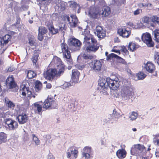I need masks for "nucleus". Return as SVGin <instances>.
<instances>
[{"label": "nucleus", "mask_w": 159, "mask_h": 159, "mask_svg": "<svg viewBox=\"0 0 159 159\" xmlns=\"http://www.w3.org/2000/svg\"><path fill=\"white\" fill-rule=\"evenodd\" d=\"M81 44L82 43L79 40L74 38L70 39L69 46L65 41L61 43L60 46L63 58L70 59L71 58L70 50L76 51L79 50Z\"/></svg>", "instance_id": "nucleus-1"}, {"label": "nucleus", "mask_w": 159, "mask_h": 159, "mask_svg": "<svg viewBox=\"0 0 159 159\" xmlns=\"http://www.w3.org/2000/svg\"><path fill=\"white\" fill-rule=\"evenodd\" d=\"M84 50L88 52H96L99 49V44L94 36L90 34L85 36L84 39Z\"/></svg>", "instance_id": "nucleus-2"}, {"label": "nucleus", "mask_w": 159, "mask_h": 159, "mask_svg": "<svg viewBox=\"0 0 159 159\" xmlns=\"http://www.w3.org/2000/svg\"><path fill=\"white\" fill-rule=\"evenodd\" d=\"M52 63H50L43 73V77L45 79L52 81L57 76V69L52 67Z\"/></svg>", "instance_id": "nucleus-3"}, {"label": "nucleus", "mask_w": 159, "mask_h": 159, "mask_svg": "<svg viewBox=\"0 0 159 159\" xmlns=\"http://www.w3.org/2000/svg\"><path fill=\"white\" fill-rule=\"evenodd\" d=\"M54 61L56 64L57 76L60 77L63 75L66 69L65 65L63 63L61 59L57 57L54 59Z\"/></svg>", "instance_id": "nucleus-4"}, {"label": "nucleus", "mask_w": 159, "mask_h": 159, "mask_svg": "<svg viewBox=\"0 0 159 159\" xmlns=\"http://www.w3.org/2000/svg\"><path fill=\"white\" fill-rule=\"evenodd\" d=\"M106 80L108 87H109L110 89L115 90L119 87L120 82L119 81L118 78H115L113 80L110 78H107Z\"/></svg>", "instance_id": "nucleus-5"}, {"label": "nucleus", "mask_w": 159, "mask_h": 159, "mask_svg": "<svg viewBox=\"0 0 159 159\" xmlns=\"http://www.w3.org/2000/svg\"><path fill=\"white\" fill-rule=\"evenodd\" d=\"M142 39L143 42L148 47H152L154 46V43L152 40L151 35L149 33H146L143 34Z\"/></svg>", "instance_id": "nucleus-6"}, {"label": "nucleus", "mask_w": 159, "mask_h": 159, "mask_svg": "<svg viewBox=\"0 0 159 159\" xmlns=\"http://www.w3.org/2000/svg\"><path fill=\"white\" fill-rule=\"evenodd\" d=\"M5 126L9 130H14L17 128L18 126L17 122L10 118L5 120Z\"/></svg>", "instance_id": "nucleus-7"}, {"label": "nucleus", "mask_w": 159, "mask_h": 159, "mask_svg": "<svg viewBox=\"0 0 159 159\" xmlns=\"http://www.w3.org/2000/svg\"><path fill=\"white\" fill-rule=\"evenodd\" d=\"M57 105L55 100H45L43 104V108L45 110H49L56 108Z\"/></svg>", "instance_id": "nucleus-8"}, {"label": "nucleus", "mask_w": 159, "mask_h": 159, "mask_svg": "<svg viewBox=\"0 0 159 159\" xmlns=\"http://www.w3.org/2000/svg\"><path fill=\"white\" fill-rule=\"evenodd\" d=\"M121 94L124 97H129L134 93L133 89L130 86H126L123 87L121 90Z\"/></svg>", "instance_id": "nucleus-9"}, {"label": "nucleus", "mask_w": 159, "mask_h": 159, "mask_svg": "<svg viewBox=\"0 0 159 159\" xmlns=\"http://www.w3.org/2000/svg\"><path fill=\"white\" fill-rule=\"evenodd\" d=\"M78 151L74 147L70 148L67 151V157L70 159H75L78 156Z\"/></svg>", "instance_id": "nucleus-10"}, {"label": "nucleus", "mask_w": 159, "mask_h": 159, "mask_svg": "<svg viewBox=\"0 0 159 159\" xmlns=\"http://www.w3.org/2000/svg\"><path fill=\"white\" fill-rule=\"evenodd\" d=\"M89 14L91 18L94 19H97L100 14V11L97 8L94 7H91L89 11Z\"/></svg>", "instance_id": "nucleus-11"}, {"label": "nucleus", "mask_w": 159, "mask_h": 159, "mask_svg": "<svg viewBox=\"0 0 159 159\" xmlns=\"http://www.w3.org/2000/svg\"><path fill=\"white\" fill-rule=\"evenodd\" d=\"M128 28H121L118 29L117 33L119 34L124 38L129 37L131 33V31Z\"/></svg>", "instance_id": "nucleus-12"}, {"label": "nucleus", "mask_w": 159, "mask_h": 159, "mask_svg": "<svg viewBox=\"0 0 159 159\" xmlns=\"http://www.w3.org/2000/svg\"><path fill=\"white\" fill-rule=\"evenodd\" d=\"M95 33L99 38L103 39L106 36V31L100 26L98 25L96 26Z\"/></svg>", "instance_id": "nucleus-13"}, {"label": "nucleus", "mask_w": 159, "mask_h": 159, "mask_svg": "<svg viewBox=\"0 0 159 159\" xmlns=\"http://www.w3.org/2000/svg\"><path fill=\"white\" fill-rule=\"evenodd\" d=\"M6 83L7 85L10 89L15 88L17 85L13 75L7 77L6 80Z\"/></svg>", "instance_id": "nucleus-14"}, {"label": "nucleus", "mask_w": 159, "mask_h": 159, "mask_svg": "<svg viewBox=\"0 0 159 159\" xmlns=\"http://www.w3.org/2000/svg\"><path fill=\"white\" fill-rule=\"evenodd\" d=\"M28 119L27 116L24 113L19 115L16 117V120H18L20 124H23L26 123Z\"/></svg>", "instance_id": "nucleus-15"}, {"label": "nucleus", "mask_w": 159, "mask_h": 159, "mask_svg": "<svg viewBox=\"0 0 159 159\" xmlns=\"http://www.w3.org/2000/svg\"><path fill=\"white\" fill-rule=\"evenodd\" d=\"M80 75V73L77 69H73L72 70L71 79L74 83L78 82Z\"/></svg>", "instance_id": "nucleus-16"}, {"label": "nucleus", "mask_w": 159, "mask_h": 159, "mask_svg": "<svg viewBox=\"0 0 159 159\" xmlns=\"http://www.w3.org/2000/svg\"><path fill=\"white\" fill-rule=\"evenodd\" d=\"M144 68L148 72L153 73L156 69L155 65L152 62L148 61L144 66Z\"/></svg>", "instance_id": "nucleus-17"}, {"label": "nucleus", "mask_w": 159, "mask_h": 159, "mask_svg": "<svg viewBox=\"0 0 159 159\" xmlns=\"http://www.w3.org/2000/svg\"><path fill=\"white\" fill-rule=\"evenodd\" d=\"M128 50L131 52L135 51L139 47V46L137 43L134 42H130L127 47Z\"/></svg>", "instance_id": "nucleus-18"}, {"label": "nucleus", "mask_w": 159, "mask_h": 159, "mask_svg": "<svg viewBox=\"0 0 159 159\" xmlns=\"http://www.w3.org/2000/svg\"><path fill=\"white\" fill-rule=\"evenodd\" d=\"M111 13L110 8L107 6H104L102 8V11L100 14L102 15V17L108 16Z\"/></svg>", "instance_id": "nucleus-19"}, {"label": "nucleus", "mask_w": 159, "mask_h": 159, "mask_svg": "<svg viewBox=\"0 0 159 159\" xmlns=\"http://www.w3.org/2000/svg\"><path fill=\"white\" fill-rule=\"evenodd\" d=\"M70 17L71 18V21L68 22L70 24V26L72 28H74L76 27L77 24L78 19L76 16L74 15H71Z\"/></svg>", "instance_id": "nucleus-20"}, {"label": "nucleus", "mask_w": 159, "mask_h": 159, "mask_svg": "<svg viewBox=\"0 0 159 159\" xmlns=\"http://www.w3.org/2000/svg\"><path fill=\"white\" fill-rule=\"evenodd\" d=\"M116 154L119 159H122L125 157L126 152L124 149H119L117 151Z\"/></svg>", "instance_id": "nucleus-21"}, {"label": "nucleus", "mask_w": 159, "mask_h": 159, "mask_svg": "<svg viewBox=\"0 0 159 159\" xmlns=\"http://www.w3.org/2000/svg\"><path fill=\"white\" fill-rule=\"evenodd\" d=\"M101 67V63L99 61L95 60L94 61L92 67L93 70L99 71L100 70Z\"/></svg>", "instance_id": "nucleus-22"}, {"label": "nucleus", "mask_w": 159, "mask_h": 159, "mask_svg": "<svg viewBox=\"0 0 159 159\" xmlns=\"http://www.w3.org/2000/svg\"><path fill=\"white\" fill-rule=\"evenodd\" d=\"M11 36L8 34H6L2 37H1V39L3 42V43L7 44L9 41H11Z\"/></svg>", "instance_id": "nucleus-23"}, {"label": "nucleus", "mask_w": 159, "mask_h": 159, "mask_svg": "<svg viewBox=\"0 0 159 159\" xmlns=\"http://www.w3.org/2000/svg\"><path fill=\"white\" fill-rule=\"evenodd\" d=\"M109 116L111 117V119L117 120L119 118L120 115V113L118 112L116 110L114 109L112 114L110 115Z\"/></svg>", "instance_id": "nucleus-24"}, {"label": "nucleus", "mask_w": 159, "mask_h": 159, "mask_svg": "<svg viewBox=\"0 0 159 159\" xmlns=\"http://www.w3.org/2000/svg\"><path fill=\"white\" fill-rule=\"evenodd\" d=\"M82 57L83 59L85 61H87V64H89L90 62H92V60L93 58V56L91 55H87L85 53H84L82 56Z\"/></svg>", "instance_id": "nucleus-25"}, {"label": "nucleus", "mask_w": 159, "mask_h": 159, "mask_svg": "<svg viewBox=\"0 0 159 159\" xmlns=\"http://www.w3.org/2000/svg\"><path fill=\"white\" fill-rule=\"evenodd\" d=\"M106 83H107V80H105V79H101L99 80L98 84L101 87L100 89H108L107 85L106 84Z\"/></svg>", "instance_id": "nucleus-26"}, {"label": "nucleus", "mask_w": 159, "mask_h": 159, "mask_svg": "<svg viewBox=\"0 0 159 159\" xmlns=\"http://www.w3.org/2000/svg\"><path fill=\"white\" fill-rule=\"evenodd\" d=\"M29 89V88L26 87L25 84H22L20 86V90L22 94L24 96H26V93Z\"/></svg>", "instance_id": "nucleus-27"}, {"label": "nucleus", "mask_w": 159, "mask_h": 159, "mask_svg": "<svg viewBox=\"0 0 159 159\" xmlns=\"http://www.w3.org/2000/svg\"><path fill=\"white\" fill-rule=\"evenodd\" d=\"M34 88L35 90L38 92L41 90L42 87V84L39 80H36L34 83Z\"/></svg>", "instance_id": "nucleus-28"}, {"label": "nucleus", "mask_w": 159, "mask_h": 159, "mask_svg": "<svg viewBox=\"0 0 159 159\" xmlns=\"http://www.w3.org/2000/svg\"><path fill=\"white\" fill-rule=\"evenodd\" d=\"M138 116V113L135 111H132L130 114L129 116V120L130 121H132L135 120L137 118Z\"/></svg>", "instance_id": "nucleus-29"}, {"label": "nucleus", "mask_w": 159, "mask_h": 159, "mask_svg": "<svg viewBox=\"0 0 159 159\" xmlns=\"http://www.w3.org/2000/svg\"><path fill=\"white\" fill-rule=\"evenodd\" d=\"M117 57V55L112 53L108 55V56L106 57V60L111 61H114V59H116Z\"/></svg>", "instance_id": "nucleus-30"}, {"label": "nucleus", "mask_w": 159, "mask_h": 159, "mask_svg": "<svg viewBox=\"0 0 159 159\" xmlns=\"http://www.w3.org/2000/svg\"><path fill=\"white\" fill-rule=\"evenodd\" d=\"M34 106L36 108L38 114L39 115H41L43 106L40 105L38 102L35 103L34 104Z\"/></svg>", "instance_id": "nucleus-31"}, {"label": "nucleus", "mask_w": 159, "mask_h": 159, "mask_svg": "<svg viewBox=\"0 0 159 159\" xmlns=\"http://www.w3.org/2000/svg\"><path fill=\"white\" fill-rule=\"evenodd\" d=\"M7 134L4 132L0 133V144L5 142L7 141Z\"/></svg>", "instance_id": "nucleus-32"}, {"label": "nucleus", "mask_w": 159, "mask_h": 159, "mask_svg": "<svg viewBox=\"0 0 159 159\" xmlns=\"http://www.w3.org/2000/svg\"><path fill=\"white\" fill-rule=\"evenodd\" d=\"M154 137L153 142L155 145L159 146V134L153 135Z\"/></svg>", "instance_id": "nucleus-33"}, {"label": "nucleus", "mask_w": 159, "mask_h": 159, "mask_svg": "<svg viewBox=\"0 0 159 159\" xmlns=\"http://www.w3.org/2000/svg\"><path fill=\"white\" fill-rule=\"evenodd\" d=\"M36 76L35 73L33 71L30 70L27 73V77L29 79L34 78Z\"/></svg>", "instance_id": "nucleus-34"}, {"label": "nucleus", "mask_w": 159, "mask_h": 159, "mask_svg": "<svg viewBox=\"0 0 159 159\" xmlns=\"http://www.w3.org/2000/svg\"><path fill=\"white\" fill-rule=\"evenodd\" d=\"M32 137L33 140L35 143L36 146H37L40 144V141L35 134H32Z\"/></svg>", "instance_id": "nucleus-35"}, {"label": "nucleus", "mask_w": 159, "mask_h": 159, "mask_svg": "<svg viewBox=\"0 0 159 159\" xmlns=\"http://www.w3.org/2000/svg\"><path fill=\"white\" fill-rule=\"evenodd\" d=\"M134 147L140 152V154L143 151L144 149L145 148V147L143 145H141L140 144L135 145L134 146Z\"/></svg>", "instance_id": "nucleus-36"}, {"label": "nucleus", "mask_w": 159, "mask_h": 159, "mask_svg": "<svg viewBox=\"0 0 159 159\" xmlns=\"http://www.w3.org/2000/svg\"><path fill=\"white\" fill-rule=\"evenodd\" d=\"M137 76L138 80H142L146 77V75L143 72L140 71L137 74Z\"/></svg>", "instance_id": "nucleus-37"}, {"label": "nucleus", "mask_w": 159, "mask_h": 159, "mask_svg": "<svg viewBox=\"0 0 159 159\" xmlns=\"http://www.w3.org/2000/svg\"><path fill=\"white\" fill-rule=\"evenodd\" d=\"M154 39L157 42L159 43V30H156L153 32Z\"/></svg>", "instance_id": "nucleus-38"}, {"label": "nucleus", "mask_w": 159, "mask_h": 159, "mask_svg": "<svg viewBox=\"0 0 159 159\" xmlns=\"http://www.w3.org/2000/svg\"><path fill=\"white\" fill-rule=\"evenodd\" d=\"M151 20L153 23L157 24L159 25V17L156 16H153L151 18Z\"/></svg>", "instance_id": "nucleus-39"}, {"label": "nucleus", "mask_w": 159, "mask_h": 159, "mask_svg": "<svg viewBox=\"0 0 159 159\" xmlns=\"http://www.w3.org/2000/svg\"><path fill=\"white\" fill-rule=\"evenodd\" d=\"M130 151L131 154L133 155H140V152L134 147V148H132Z\"/></svg>", "instance_id": "nucleus-40"}, {"label": "nucleus", "mask_w": 159, "mask_h": 159, "mask_svg": "<svg viewBox=\"0 0 159 159\" xmlns=\"http://www.w3.org/2000/svg\"><path fill=\"white\" fill-rule=\"evenodd\" d=\"M49 30L50 32L53 34H56L59 32V30L58 29L55 28L53 25L51 28L49 29Z\"/></svg>", "instance_id": "nucleus-41"}, {"label": "nucleus", "mask_w": 159, "mask_h": 159, "mask_svg": "<svg viewBox=\"0 0 159 159\" xmlns=\"http://www.w3.org/2000/svg\"><path fill=\"white\" fill-rule=\"evenodd\" d=\"M5 100V102L6 103V105L8 106V107L12 108L15 107V105L10 100Z\"/></svg>", "instance_id": "nucleus-42"}, {"label": "nucleus", "mask_w": 159, "mask_h": 159, "mask_svg": "<svg viewBox=\"0 0 159 159\" xmlns=\"http://www.w3.org/2000/svg\"><path fill=\"white\" fill-rule=\"evenodd\" d=\"M39 33L44 34L47 32L48 30L44 27L41 26L39 28Z\"/></svg>", "instance_id": "nucleus-43"}, {"label": "nucleus", "mask_w": 159, "mask_h": 159, "mask_svg": "<svg viewBox=\"0 0 159 159\" xmlns=\"http://www.w3.org/2000/svg\"><path fill=\"white\" fill-rule=\"evenodd\" d=\"M116 59L117 60V61L119 63H121L125 65H126L127 63L124 59L117 55Z\"/></svg>", "instance_id": "nucleus-44"}, {"label": "nucleus", "mask_w": 159, "mask_h": 159, "mask_svg": "<svg viewBox=\"0 0 159 159\" xmlns=\"http://www.w3.org/2000/svg\"><path fill=\"white\" fill-rule=\"evenodd\" d=\"M38 57H37L33 56L31 58V60L34 65L38 67V64L37 63L38 60Z\"/></svg>", "instance_id": "nucleus-45"}, {"label": "nucleus", "mask_w": 159, "mask_h": 159, "mask_svg": "<svg viewBox=\"0 0 159 159\" xmlns=\"http://www.w3.org/2000/svg\"><path fill=\"white\" fill-rule=\"evenodd\" d=\"M45 24L48 27V30L53 25L52 22L51 20L46 21L45 22Z\"/></svg>", "instance_id": "nucleus-46"}, {"label": "nucleus", "mask_w": 159, "mask_h": 159, "mask_svg": "<svg viewBox=\"0 0 159 159\" xmlns=\"http://www.w3.org/2000/svg\"><path fill=\"white\" fill-rule=\"evenodd\" d=\"M27 95V97L28 98L30 99L32 98H35V96L34 94H32L31 91L29 90L27 91V92L26 93V95Z\"/></svg>", "instance_id": "nucleus-47"}, {"label": "nucleus", "mask_w": 159, "mask_h": 159, "mask_svg": "<svg viewBox=\"0 0 159 159\" xmlns=\"http://www.w3.org/2000/svg\"><path fill=\"white\" fill-rule=\"evenodd\" d=\"M91 148L90 147L86 146L83 149V152L90 153L91 151Z\"/></svg>", "instance_id": "nucleus-48"}, {"label": "nucleus", "mask_w": 159, "mask_h": 159, "mask_svg": "<svg viewBox=\"0 0 159 159\" xmlns=\"http://www.w3.org/2000/svg\"><path fill=\"white\" fill-rule=\"evenodd\" d=\"M150 20V19L149 17L147 16H144L142 18V21L143 23L148 24Z\"/></svg>", "instance_id": "nucleus-49"}, {"label": "nucleus", "mask_w": 159, "mask_h": 159, "mask_svg": "<svg viewBox=\"0 0 159 159\" xmlns=\"http://www.w3.org/2000/svg\"><path fill=\"white\" fill-rule=\"evenodd\" d=\"M40 51L41 50H39V49L35 50L34 51V55L33 56L37 57H39V55L40 54Z\"/></svg>", "instance_id": "nucleus-50"}, {"label": "nucleus", "mask_w": 159, "mask_h": 159, "mask_svg": "<svg viewBox=\"0 0 159 159\" xmlns=\"http://www.w3.org/2000/svg\"><path fill=\"white\" fill-rule=\"evenodd\" d=\"M82 157H84L85 159H89L90 155L89 153L83 152L82 154Z\"/></svg>", "instance_id": "nucleus-51"}, {"label": "nucleus", "mask_w": 159, "mask_h": 159, "mask_svg": "<svg viewBox=\"0 0 159 159\" xmlns=\"http://www.w3.org/2000/svg\"><path fill=\"white\" fill-rule=\"evenodd\" d=\"M62 19L63 20L67 21L68 22L69 21L70 17L69 15L64 14L62 16Z\"/></svg>", "instance_id": "nucleus-52"}, {"label": "nucleus", "mask_w": 159, "mask_h": 159, "mask_svg": "<svg viewBox=\"0 0 159 159\" xmlns=\"http://www.w3.org/2000/svg\"><path fill=\"white\" fill-rule=\"evenodd\" d=\"M86 65L79 64L76 66V67L79 70H82L85 66Z\"/></svg>", "instance_id": "nucleus-53"}, {"label": "nucleus", "mask_w": 159, "mask_h": 159, "mask_svg": "<svg viewBox=\"0 0 159 159\" xmlns=\"http://www.w3.org/2000/svg\"><path fill=\"white\" fill-rule=\"evenodd\" d=\"M107 89H100L101 92L102 93V94L103 95H108L109 94L107 92Z\"/></svg>", "instance_id": "nucleus-54"}, {"label": "nucleus", "mask_w": 159, "mask_h": 159, "mask_svg": "<svg viewBox=\"0 0 159 159\" xmlns=\"http://www.w3.org/2000/svg\"><path fill=\"white\" fill-rule=\"evenodd\" d=\"M140 6L141 7H151L152 6V5L151 3H148L147 4H144L143 3H142L140 4Z\"/></svg>", "instance_id": "nucleus-55"}, {"label": "nucleus", "mask_w": 159, "mask_h": 159, "mask_svg": "<svg viewBox=\"0 0 159 159\" xmlns=\"http://www.w3.org/2000/svg\"><path fill=\"white\" fill-rule=\"evenodd\" d=\"M29 43L30 44V46H33L34 45L35 43V41L34 39L32 38H30L29 39Z\"/></svg>", "instance_id": "nucleus-56"}, {"label": "nucleus", "mask_w": 159, "mask_h": 159, "mask_svg": "<svg viewBox=\"0 0 159 159\" xmlns=\"http://www.w3.org/2000/svg\"><path fill=\"white\" fill-rule=\"evenodd\" d=\"M56 96V95L54 93H52L50 95H48L47 99H55L54 97Z\"/></svg>", "instance_id": "nucleus-57"}, {"label": "nucleus", "mask_w": 159, "mask_h": 159, "mask_svg": "<svg viewBox=\"0 0 159 159\" xmlns=\"http://www.w3.org/2000/svg\"><path fill=\"white\" fill-rule=\"evenodd\" d=\"M101 144L102 145L105 146L106 144V140L105 138H102L100 140Z\"/></svg>", "instance_id": "nucleus-58"}, {"label": "nucleus", "mask_w": 159, "mask_h": 159, "mask_svg": "<svg viewBox=\"0 0 159 159\" xmlns=\"http://www.w3.org/2000/svg\"><path fill=\"white\" fill-rule=\"evenodd\" d=\"M43 34H42L39 33L38 38L39 41H42L43 40Z\"/></svg>", "instance_id": "nucleus-59"}, {"label": "nucleus", "mask_w": 159, "mask_h": 159, "mask_svg": "<svg viewBox=\"0 0 159 159\" xmlns=\"http://www.w3.org/2000/svg\"><path fill=\"white\" fill-rule=\"evenodd\" d=\"M116 46L114 47L113 49H112L111 51L112 52H116V53H118L119 55H120V50H117L116 49Z\"/></svg>", "instance_id": "nucleus-60"}, {"label": "nucleus", "mask_w": 159, "mask_h": 159, "mask_svg": "<svg viewBox=\"0 0 159 159\" xmlns=\"http://www.w3.org/2000/svg\"><path fill=\"white\" fill-rule=\"evenodd\" d=\"M140 11H142V10L139 9H138L134 11V14L135 16L138 15L140 14Z\"/></svg>", "instance_id": "nucleus-61"}, {"label": "nucleus", "mask_w": 159, "mask_h": 159, "mask_svg": "<svg viewBox=\"0 0 159 159\" xmlns=\"http://www.w3.org/2000/svg\"><path fill=\"white\" fill-rule=\"evenodd\" d=\"M29 105L30 103L29 100H25V102L24 104V106L27 108L29 107Z\"/></svg>", "instance_id": "nucleus-62"}, {"label": "nucleus", "mask_w": 159, "mask_h": 159, "mask_svg": "<svg viewBox=\"0 0 159 159\" xmlns=\"http://www.w3.org/2000/svg\"><path fill=\"white\" fill-rule=\"evenodd\" d=\"M121 51L125 53H126L128 52V50L127 49L125 46L123 47H122L121 49Z\"/></svg>", "instance_id": "nucleus-63"}, {"label": "nucleus", "mask_w": 159, "mask_h": 159, "mask_svg": "<svg viewBox=\"0 0 159 159\" xmlns=\"http://www.w3.org/2000/svg\"><path fill=\"white\" fill-rule=\"evenodd\" d=\"M103 121L104 123L107 124V123H109L111 121V118L108 117V119H104Z\"/></svg>", "instance_id": "nucleus-64"}]
</instances>
